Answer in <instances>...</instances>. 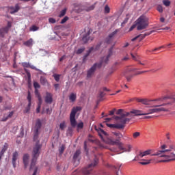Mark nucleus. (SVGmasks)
Here are the masks:
<instances>
[{
	"mask_svg": "<svg viewBox=\"0 0 175 175\" xmlns=\"http://www.w3.org/2000/svg\"><path fill=\"white\" fill-rule=\"evenodd\" d=\"M42 121L40 119H38L36 122V124L34 126V131H33V140L34 142H36L34 146L33 147L32 150V159L30 165L29 170H33L34 172L32 175H37L38 167L36 166L37 160L38 157H40V152L42 145L40 144V139H39V135H40V130L42 128Z\"/></svg>",
	"mask_w": 175,
	"mask_h": 175,
	"instance_id": "nucleus-1",
	"label": "nucleus"
},
{
	"mask_svg": "<svg viewBox=\"0 0 175 175\" xmlns=\"http://www.w3.org/2000/svg\"><path fill=\"white\" fill-rule=\"evenodd\" d=\"M97 132L100 138L106 144L110 146H118L119 150H123L122 152H131V150L132 148L131 145H128V149H126V148L123 147V144L120 141V139H116V140H114L113 137L111 136H109L103 129L99 128L97 130Z\"/></svg>",
	"mask_w": 175,
	"mask_h": 175,
	"instance_id": "nucleus-2",
	"label": "nucleus"
},
{
	"mask_svg": "<svg viewBox=\"0 0 175 175\" xmlns=\"http://www.w3.org/2000/svg\"><path fill=\"white\" fill-rule=\"evenodd\" d=\"M171 149H166L162 150H158L157 152L151 154V156H159L162 159L159 160V163H165L172 161H175V154L171 152L170 154H167L166 152H170Z\"/></svg>",
	"mask_w": 175,
	"mask_h": 175,
	"instance_id": "nucleus-3",
	"label": "nucleus"
},
{
	"mask_svg": "<svg viewBox=\"0 0 175 175\" xmlns=\"http://www.w3.org/2000/svg\"><path fill=\"white\" fill-rule=\"evenodd\" d=\"M80 111H81V107L80 106L73 107L71 109V112L70 114V122L71 126L68 127L67 134L72 135V133L73 132V128H76V126H77L76 114Z\"/></svg>",
	"mask_w": 175,
	"mask_h": 175,
	"instance_id": "nucleus-4",
	"label": "nucleus"
},
{
	"mask_svg": "<svg viewBox=\"0 0 175 175\" xmlns=\"http://www.w3.org/2000/svg\"><path fill=\"white\" fill-rule=\"evenodd\" d=\"M129 115V113H124L122 116H115V120L118 121L119 124H116L115 129H122L124 128L126 122H129L131 118H126Z\"/></svg>",
	"mask_w": 175,
	"mask_h": 175,
	"instance_id": "nucleus-5",
	"label": "nucleus"
},
{
	"mask_svg": "<svg viewBox=\"0 0 175 175\" xmlns=\"http://www.w3.org/2000/svg\"><path fill=\"white\" fill-rule=\"evenodd\" d=\"M137 31L146 29L149 25L148 18L144 15L140 16L135 21Z\"/></svg>",
	"mask_w": 175,
	"mask_h": 175,
	"instance_id": "nucleus-6",
	"label": "nucleus"
},
{
	"mask_svg": "<svg viewBox=\"0 0 175 175\" xmlns=\"http://www.w3.org/2000/svg\"><path fill=\"white\" fill-rule=\"evenodd\" d=\"M98 161H99V159L95 157L94 159V163H92L89 164L88 167H84L82 170L81 173L77 174V171H75L72 175H90V174H91V172L92 171L94 167L98 165Z\"/></svg>",
	"mask_w": 175,
	"mask_h": 175,
	"instance_id": "nucleus-7",
	"label": "nucleus"
},
{
	"mask_svg": "<svg viewBox=\"0 0 175 175\" xmlns=\"http://www.w3.org/2000/svg\"><path fill=\"white\" fill-rule=\"evenodd\" d=\"M102 67V63H95L87 72V78L90 79L92 77L96 68H100Z\"/></svg>",
	"mask_w": 175,
	"mask_h": 175,
	"instance_id": "nucleus-8",
	"label": "nucleus"
},
{
	"mask_svg": "<svg viewBox=\"0 0 175 175\" xmlns=\"http://www.w3.org/2000/svg\"><path fill=\"white\" fill-rule=\"evenodd\" d=\"M163 100V98H159L157 99L154 100H148L147 98H136V101L138 103H140L145 105H148L150 102H154V101H161Z\"/></svg>",
	"mask_w": 175,
	"mask_h": 175,
	"instance_id": "nucleus-9",
	"label": "nucleus"
},
{
	"mask_svg": "<svg viewBox=\"0 0 175 175\" xmlns=\"http://www.w3.org/2000/svg\"><path fill=\"white\" fill-rule=\"evenodd\" d=\"M21 66L24 68V70H25V73L27 74V76L28 78V81H30L31 79V75L29 70L28 69H27V68H29L30 63L29 62H22Z\"/></svg>",
	"mask_w": 175,
	"mask_h": 175,
	"instance_id": "nucleus-10",
	"label": "nucleus"
},
{
	"mask_svg": "<svg viewBox=\"0 0 175 175\" xmlns=\"http://www.w3.org/2000/svg\"><path fill=\"white\" fill-rule=\"evenodd\" d=\"M118 30L116 29L114 31L109 34V36L105 39V43L107 44H111L113 42L114 37L118 33Z\"/></svg>",
	"mask_w": 175,
	"mask_h": 175,
	"instance_id": "nucleus-11",
	"label": "nucleus"
},
{
	"mask_svg": "<svg viewBox=\"0 0 175 175\" xmlns=\"http://www.w3.org/2000/svg\"><path fill=\"white\" fill-rule=\"evenodd\" d=\"M152 153V149H148V150H146L144 152H140L139 154L135 157V158L133 159V161H137L139 158H143L144 157L150 155Z\"/></svg>",
	"mask_w": 175,
	"mask_h": 175,
	"instance_id": "nucleus-12",
	"label": "nucleus"
},
{
	"mask_svg": "<svg viewBox=\"0 0 175 175\" xmlns=\"http://www.w3.org/2000/svg\"><path fill=\"white\" fill-rule=\"evenodd\" d=\"M126 113H129L128 116H129V117L145 116V114H146V113H144L142 112V111L137 110V109H133L129 112H126Z\"/></svg>",
	"mask_w": 175,
	"mask_h": 175,
	"instance_id": "nucleus-13",
	"label": "nucleus"
},
{
	"mask_svg": "<svg viewBox=\"0 0 175 175\" xmlns=\"http://www.w3.org/2000/svg\"><path fill=\"white\" fill-rule=\"evenodd\" d=\"M154 33V30H152L149 32H146L144 34H139L137 36L133 38L131 41L132 42H135L136 40H137L138 38H140L141 40H142L143 39H144L146 36H148L150 35H151L152 33Z\"/></svg>",
	"mask_w": 175,
	"mask_h": 175,
	"instance_id": "nucleus-14",
	"label": "nucleus"
},
{
	"mask_svg": "<svg viewBox=\"0 0 175 175\" xmlns=\"http://www.w3.org/2000/svg\"><path fill=\"white\" fill-rule=\"evenodd\" d=\"M90 34L91 31L89 30L86 34L83 35V37L82 38V41L84 44L88 43V41H90V40H91V42L94 40V37H90Z\"/></svg>",
	"mask_w": 175,
	"mask_h": 175,
	"instance_id": "nucleus-15",
	"label": "nucleus"
},
{
	"mask_svg": "<svg viewBox=\"0 0 175 175\" xmlns=\"http://www.w3.org/2000/svg\"><path fill=\"white\" fill-rule=\"evenodd\" d=\"M81 154V151H80V150H77L76 152H75L73 156V161L75 164L79 165V163H80V159H79V157L80 156Z\"/></svg>",
	"mask_w": 175,
	"mask_h": 175,
	"instance_id": "nucleus-16",
	"label": "nucleus"
},
{
	"mask_svg": "<svg viewBox=\"0 0 175 175\" xmlns=\"http://www.w3.org/2000/svg\"><path fill=\"white\" fill-rule=\"evenodd\" d=\"M53 96L51 93L46 92L45 96V103L47 104H52L53 101Z\"/></svg>",
	"mask_w": 175,
	"mask_h": 175,
	"instance_id": "nucleus-17",
	"label": "nucleus"
},
{
	"mask_svg": "<svg viewBox=\"0 0 175 175\" xmlns=\"http://www.w3.org/2000/svg\"><path fill=\"white\" fill-rule=\"evenodd\" d=\"M18 152L15 151L12 154V163L14 168L16 167V161L18 160Z\"/></svg>",
	"mask_w": 175,
	"mask_h": 175,
	"instance_id": "nucleus-18",
	"label": "nucleus"
},
{
	"mask_svg": "<svg viewBox=\"0 0 175 175\" xmlns=\"http://www.w3.org/2000/svg\"><path fill=\"white\" fill-rule=\"evenodd\" d=\"M29 154H25L23 157L25 169H27L29 166Z\"/></svg>",
	"mask_w": 175,
	"mask_h": 175,
	"instance_id": "nucleus-19",
	"label": "nucleus"
},
{
	"mask_svg": "<svg viewBox=\"0 0 175 175\" xmlns=\"http://www.w3.org/2000/svg\"><path fill=\"white\" fill-rule=\"evenodd\" d=\"M10 14H14L15 13L18 12V11L21 10V7L19 6V4H16L15 7H10Z\"/></svg>",
	"mask_w": 175,
	"mask_h": 175,
	"instance_id": "nucleus-20",
	"label": "nucleus"
},
{
	"mask_svg": "<svg viewBox=\"0 0 175 175\" xmlns=\"http://www.w3.org/2000/svg\"><path fill=\"white\" fill-rule=\"evenodd\" d=\"M150 111L152 114V113H158V112H161V111H168V109L165 107H159V108L151 109Z\"/></svg>",
	"mask_w": 175,
	"mask_h": 175,
	"instance_id": "nucleus-21",
	"label": "nucleus"
},
{
	"mask_svg": "<svg viewBox=\"0 0 175 175\" xmlns=\"http://www.w3.org/2000/svg\"><path fill=\"white\" fill-rule=\"evenodd\" d=\"M8 146H9V145L8 143L4 144L3 148L1 149V150L0 152V161L1 160L2 157H3L5 152L8 149Z\"/></svg>",
	"mask_w": 175,
	"mask_h": 175,
	"instance_id": "nucleus-22",
	"label": "nucleus"
},
{
	"mask_svg": "<svg viewBox=\"0 0 175 175\" xmlns=\"http://www.w3.org/2000/svg\"><path fill=\"white\" fill-rule=\"evenodd\" d=\"M113 46H112L109 49V51H108V55H107V57H106L105 59H104V62H105V64H107V63H108L109 58L113 55Z\"/></svg>",
	"mask_w": 175,
	"mask_h": 175,
	"instance_id": "nucleus-23",
	"label": "nucleus"
},
{
	"mask_svg": "<svg viewBox=\"0 0 175 175\" xmlns=\"http://www.w3.org/2000/svg\"><path fill=\"white\" fill-rule=\"evenodd\" d=\"M8 27H3L0 29V36L1 38H4L5 34L8 33Z\"/></svg>",
	"mask_w": 175,
	"mask_h": 175,
	"instance_id": "nucleus-24",
	"label": "nucleus"
},
{
	"mask_svg": "<svg viewBox=\"0 0 175 175\" xmlns=\"http://www.w3.org/2000/svg\"><path fill=\"white\" fill-rule=\"evenodd\" d=\"M105 96H106V93H105V92L100 90L98 95V103H100L102 100H103V97H105Z\"/></svg>",
	"mask_w": 175,
	"mask_h": 175,
	"instance_id": "nucleus-25",
	"label": "nucleus"
},
{
	"mask_svg": "<svg viewBox=\"0 0 175 175\" xmlns=\"http://www.w3.org/2000/svg\"><path fill=\"white\" fill-rule=\"evenodd\" d=\"M77 98V96L76 93L72 92L69 96V100L71 103H75Z\"/></svg>",
	"mask_w": 175,
	"mask_h": 175,
	"instance_id": "nucleus-26",
	"label": "nucleus"
},
{
	"mask_svg": "<svg viewBox=\"0 0 175 175\" xmlns=\"http://www.w3.org/2000/svg\"><path fill=\"white\" fill-rule=\"evenodd\" d=\"M33 38H30L29 40H28L27 41L24 42V45L27 46V47H32L33 46Z\"/></svg>",
	"mask_w": 175,
	"mask_h": 175,
	"instance_id": "nucleus-27",
	"label": "nucleus"
},
{
	"mask_svg": "<svg viewBox=\"0 0 175 175\" xmlns=\"http://www.w3.org/2000/svg\"><path fill=\"white\" fill-rule=\"evenodd\" d=\"M40 83L42 85H49V82H48V80L46 79L45 77H40Z\"/></svg>",
	"mask_w": 175,
	"mask_h": 175,
	"instance_id": "nucleus-28",
	"label": "nucleus"
},
{
	"mask_svg": "<svg viewBox=\"0 0 175 175\" xmlns=\"http://www.w3.org/2000/svg\"><path fill=\"white\" fill-rule=\"evenodd\" d=\"M14 111H11L10 112V113L8 115V116H4L2 119H1V122H6L9 118H11L13 115H14Z\"/></svg>",
	"mask_w": 175,
	"mask_h": 175,
	"instance_id": "nucleus-29",
	"label": "nucleus"
},
{
	"mask_svg": "<svg viewBox=\"0 0 175 175\" xmlns=\"http://www.w3.org/2000/svg\"><path fill=\"white\" fill-rule=\"evenodd\" d=\"M27 100H28V108H31V92L28 91V94H27Z\"/></svg>",
	"mask_w": 175,
	"mask_h": 175,
	"instance_id": "nucleus-30",
	"label": "nucleus"
},
{
	"mask_svg": "<svg viewBox=\"0 0 175 175\" xmlns=\"http://www.w3.org/2000/svg\"><path fill=\"white\" fill-rule=\"evenodd\" d=\"M94 46L90 47V49L87 51V53H86L85 55H83V57L88 58V56H90V55L92 52H94Z\"/></svg>",
	"mask_w": 175,
	"mask_h": 175,
	"instance_id": "nucleus-31",
	"label": "nucleus"
},
{
	"mask_svg": "<svg viewBox=\"0 0 175 175\" xmlns=\"http://www.w3.org/2000/svg\"><path fill=\"white\" fill-rule=\"evenodd\" d=\"M113 134L116 137L117 139L120 140L123 135L120 132H113Z\"/></svg>",
	"mask_w": 175,
	"mask_h": 175,
	"instance_id": "nucleus-32",
	"label": "nucleus"
},
{
	"mask_svg": "<svg viewBox=\"0 0 175 175\" xmlns=\"http://www.w3.org/2000/svg\"><path fill=\"white\" fill-rule=\"evenodd\" d=\"M40 29L39 27L38 26H36V25H32L30 28H29V31H33V32H35V31H37Z\"/></svg>",
	"mask_w": 175,
	"mask_h": 175,
	"instance_id": "nucleus-33",
	"label": "nucleus"
},
{
	"mask_svg": "<svg viewBox=\"0 0 175 175\" xmlns=\"http://www.w3.org/2000/svg\"><path fill=\"white\" fill-rule=\"evenodd\" d=\"M53 78H54V79H55V81L56 82H59V81H60V77H61V75H59V74H54V75H53Z\"/></svg>",
	"mask_w": 175,
	"mask_h": 175,
	"instance_id": "nucleus-34",
	"label": "nucleus"
},
{
	"mask_svg": "<svg viewBox=\"0 0 175 175\" xmlns=\"http://www.w3.org/2000/svg\"><path fill=\"white\" fill-rule=\"evenodd\" d=\"M65 128H66V123L65 122V121H63L59 124V129L62 131H64V130H65Z\"/></svg>",
	"mask_w": 175,
	"mask_h": 175,
	"instance_id": "nucleus-35",
	"label": "nucleus"
},
{
	"mask_svg": "<svg viewBox=\"0 0 175 175\" xmlns=\"http://www.w3.org/2000/svg\"><path fill=\"white\" fill-rule=\"evenodd\" d=\"M103 44V42H98V43L96 44V47L94 48V51H99V49H100V46H102Z\"/></svg>",
	"mask_w": 175,
	"mask_h": 175,
	"instance_id": "nucleus-36",
	"label": "nucleus"
},
{
	"mask_svg": "<svg viewBox=\"0 0 175 175\" xmlns=\"http://www.w3.org/2000/svg\"><path fill=\"white\" fill-rule=\"evenodd\" d=\"M151 162V159H148V160H144V161H140L139 164L142 165H148L150 164Z\"/></svg>",
	"mask_w": 175,
	"mask_h": 175,
	"instance_id": "nucleus-37",
	"label": "nucleus"
},
{
	"mask_svg": "<svg viewBox=\"0 0 175 175\" xmlns=\"http://www.w3.org/2000/svg\"><path fill=\"white\" fill-rule=\"evenodd\" d=\"M85 51V47L80 48L76 51V54L80 55V54L83 53Z\"/></svg>",
	"mask_w": 175,
	"mask_h": 175,
	"instance_id": "nucleus-38",
	"label": "nucleus"
},
{
	"mask_svg": "<svg viewBox=\"0 0 175 175\" xmlns=\"http://www.w3.org/2000/svg\"><path fill=\"white\" fill-rule=\"evenodd\" d=\"M66 14V8H64L60 12V14L59 15V18L64 17Z\"/></svg>",
	"mask_w": 175,
	"mask_h": 175,
	"instance_id": "nucleus-39",
	"label": "nucleus"
},
{
	"mask_svg": "<svg viewBox=\"0 0 175 175\" xmlns=\"http://www.w3.org/2000/svg\"><path fill=\"white\" fill-rule=\"evenodd\" d=\"M170 3L171 2L169 0H163V4L165 7H169L170 5Z\"/></svg>",
	"mask_w": 175,
	"mask_h": 175,
	"instance_id": "nucleus-40",
	"label": "nucleus"
},
{
	"mask_svg": "<svg viewBox=\"0 0 175 175\" xmlns=\"http://www.w3.org/2000/svg\"><path fill=\"white\" fill-rule=\"evenodd\" d=\"M157 10L160 13L162 14L163 12V6L161 5H157Z\"/></svg>",
	"mask_w": 175,
	"mask_h": 175,
	"instance_id": "nucleus-41",
	"label": "nucleus"
},
{
	"mask_svg": "<svg viewBox=\"0 0 175 175\" xmlns=\"http://www.w3.org/2000/svg\"><path fill=\"white\" fill-rule=\"evenodd\" d=\"M125 113H127V111L122 112V109H119L117 111V112H116V115H120L118 117H121L122 115H123Z\"/></svg>",
	"mask_w": 175,
	"mask_h": 175,
	"instance_id": "nucleus-42",
	"label": "nucleus"
},
{
	"mask_svg": "<svg viewBox=\"0 0 175 175\" xmlns=\"http://www.w3.org/2000/svg\"><path fill=\"white\" fill-rule=\"evenodd\" d=\"M140 136V133L139 132H135L133 134V139H137V137H139Z\"/></svg>",
	"mask_w": 175,
	"mask_h": 175,
	"instance_id": "nucleus-43",
	"label": "nucleus"
},
{
	"mask_svg": "<svg viewBox=\"0 0 175 175\" xmlns=\"http://www.w3.org/2000/svg\"><path fill=\"white\" fill-rule=\"evenodd\" d=\"M33 87H34L35 89H40V85L38 82L35 81L33 83Z\"/></svg>",
	"mask_w": 175,
	"mask_h": 175,
	"instance_id": "nucleus-44",
	"label": "nucleus"
},
{
	"mask_svg": "<svg viewBox=\"0 0 175 175\" xmlns=\"http://www.w3.org/2000/svg\"><path fill=\"white\" fill-rule=\"evenodd\" d=\"M35 95L38 98L42 97L38 89H35Z\"/></svg>",
	"mask_w": 175,
	"mask_h": 175,
	"instance_id": "nucleus-45",
	"label": "nucleus"
},
{
	"mask_svg": "<svg viewBox=\"0 0 175 175\" xmlns=\"http://www.w3.org/2000/svg\"><path fill=\"white\" fill-rule=\"evenodd\" d=\"M69 20V18L68 16H65L60 22V24L64 25L65 23Z\"/></svg>",
	"mask_w": 175,
	"mask_h": 175,
	"instance_id": "nucleus-46",
	"label": "nucleus"
},
{
	"mask_svg": "<svg viewBox=\"0 0 175 175\" xmlns=\"http://www.w3.org/2000/svg\"><path fill=\"white\" fill-rule=\"evenodd\" d=\"M38 107H42V97H39L38 98Z\"/></svg>",
	"mask_w": 175,
	"mask_h": 175,
	"instance_id": "nucleus-47",
	"label": "nucleus"
},
{
	"mask_svg": "<svg viewBox=\"0 0 175 175\" xmlns=\"http://www.w3.org/2000/svg\"><path fill=\"white\" fill-rule=\"evenodd\" d=\"M12 27V22L8 21V25H7L6 27H5V28H8V31H10V29H11Z\"/></svg>",
	"mask_w": 175,
	"mask_h": 175,
	"instance_id": "nucleus-48",
	"label": "nucleus"
},
{
	"mask_svg": "<svg viewBox=\"0 0 175 175\" xmlns=\"http://www.w3.org/2000/svg\"><path fill=\"white\" fill-rule=\"evenodd\" d=\"M49 22L51 24H55L56 23V20L53 18H49Z\"/></svg>",
	"mask_w": 175,
	"mask_h": 175,
	"instance_id": "nucleus-49",
	"label": "nucleus"
},
{
	"mask_svg": "<svg viewBox=\"0 0 175 175\" xmlns=\"http://www.w3.org/2000/svg\"><path fill=\"white\" fill-rule=\"evenodd\" d=\"M110 12V8H109V6L107 5L105 7V14H109Z\"/></svg>",
	"mask_w": 175,
	"mask_h": 175,
	"instance_id": "nucleus-50",
	"label": "nucleus"
},
{
	"mask_svg": "<svg viewBox=\"0 0 175 175\" xmlns=\"http://www.w3.org/2000/svg\"><path fill=\"white\" fill-rule=\"evenodd\" d=\"M83 127H84V123H83V122H81L77 124L78 129H83Z\"/></svg>",
	"mask_w": 175,
	"mask_h": 175,
	"instance_id": "nucleus-51",
	"label": "nucleus"
},
{
	"mask_svg": "<svg viewBox=\"0 0 175 175\" xmlns=\"http://www.w3.org/2000/svg\"><path fill=\"white\" fill-rule=\"evenodd\" d=\"M65 150V146L62 145L60 148L59 149V153L62 154L64 153V151Z\"/></svg>",
	"mask_w": 175,
	"mask_h": 175,
	"instance_id": "nucleus-52",
	"label": "nucleus"
},
{
	"mask_svg": "<svg viewBox=\"0 0 175 175\" xmlns=\"http://www.w3.org/2000/svg\"><path fill=\"white\" fill-rule=\"evenodd\" d=\"M107 126L110 129H116V124H107Z\"/></svg>",
	"mask_w": 175,
	"mask_h": 175,
	"instance_id": "nucleus-53",
	"label": "nucleus"
},
{
	"mask_svg": "<svg viewBox=\"0 0 175 175\" xmlns=\"http://www.w3.org/2000/svg\"><path fill=\"white\" fill-rule=\"evenodd\" d=\"M168 103H163L161 105H154L153 107H165L167 105Z\"/></svg>",
	"mask_w": 175,
	"mask_h": 175,
	"instance_id": "nucleus-54",
	"label": "nucleus"
},
{
	"mask_svg": "<svg viewBox=\"0 0 175 175\" xmlns=\"http://www.w3.org/2000/svg\"><path fill=\"white\" fill-rule=\"evenodd\" d=\"M164 48V46H161L158 48H155L154 49H153L152 51V52H156L157 51H160L161 49H163Z\"/></svg>",
	"mask_w": 175,
	"mask_h": 175,
	"instance_id": "nucleus-55",
	"label": "nucleus"
},
{
	"mask_svg": "<svg viewBox=\"0 0 175 175\" xmlns=\"http://www.w3.org/2000/svg\"><path fill=\"white\" fill-rule=\"evenodd\" d=\"M94 9H95V6L91 5L90 7H89V8L87 10V11L88 12L92 11V10H94Z\"/></svg>",
	"mask_w": 175,
	"mask_h": 175,
	"instance_id": "nucleus-56",
	"label": "nucleus"
},
{
	"mask_svg": "<svg viewBox=\"0 0 175 175\" xmlns=\"http://www.w3.org/2000/svg\"><path fill=\"white\" fill-rule=\"evenodd\" d=\"M139 64H140L142 66H146L147 65V62L144 61V62H142L141 61H139Z\"/></svg>",
	"mask_w": 175,
	"mask_h": 175,
	"instance_id": "nucleus-57",
	"label": "nucleus"
},
{
	"mask_svg": "<svg viewBox=\"0 0 175 175\" xmlns=\"http://www.w3.org/2000/svg\"><path fill=\"white\" fill-rule=\"evenodd\" d=\"M137 27L136 23L133 25L129 29V31H132Z\"/></svg>",
	"mask_w": 175,
	"mask_h": 175,
	"instance_id": "nucleus-58",
	"label": "nucleus"
},
{
	"mask_svg": "<svg viewBox=\"0 0 175 175\" xmlns=\"http://www.w3.org/2000/svg\"><path fill=\"white\" fill-rule=\"evenodd\" d=\"M29 68L32 70H38V69L33 65H30V66Z\"/></svg>",
	"mask_w": 175,
	"mask_h": 175,
	"instance_id": "nucleus-59",
	"label": "nucleus"
},
{
	"mask_svg": "<svg viewBox=\"0 0 175 175\" xmlns=\"http://www.w3.org/2000/svg\"><path fill=\"white\" fill-rule=\"evenodd\" d=\"M116 111V109H113V110L109 111V116H113Z\"/></svg>",
	"mask_w": 175,
	"mask_h": 175,
	"instance_id": "nucleus-60",
	"label": "nucleus"
},
{
	"mask_svg": "<svg viewBox=\"0 0 175 175\" xmlns=\"http://www.w3.org/2000/svg\"><path fill=\"white\" fill-rule=\"evenodd\" d=\"M54 88H55V90H57L59 88V83L54 84Z\"/></svg>",
	"mask_w": 175,
	"mask_h": 175,
	"instance_id": "nucleus-61",
	"label": "nucleus"
},
{
	"mask_svg": "<svg viewBox=\"0 0 175 175\" xmlns=\"http://www.w3.org/2000/svg\"><path fill=\"white\" fill-rule=\"evenodd\" d=\"M40 110H41V107L40 106H38V107L36 108V113H40Z\"/></svg>",
	"mask_w": 175,
	"mask_h": 175,
	"instance_id": "nucleus-62",
	"label": "nucleus"
},
{
	"mask_svg": "<svg viewBox=\"0 0 175 175\" xmlns=\"http://www.w3.org/2000/svg\"><path fill=\"white\" fill-rule=\"evenodd\" d=\"M144 114H145V116H147V115H150V114H152V111H151V109H150L148 112L146 113H144Z\"/></svg>",
	"mask_w": 175,
	"mask_h": 175,
	"instance_id": "nucleus-63",
	"label": "nucleus"
},
{
	"mask_svg": "<svg viewBox=\"0 0 175 175\" xmlns=\"http://www.w3.org/2000/svg\"><path fill=\"white\" fill-rule=\"evenodd\" d=\"M102 90H103V91H104V92H109V90L107 89V88H106V87H103V88H102Z\"/></svg>",
	"mask_w": 175,
	"mask_h": 175,
	"instance_id": "nucleus-64",
	"label": "nucleus"
}]
</instances>
